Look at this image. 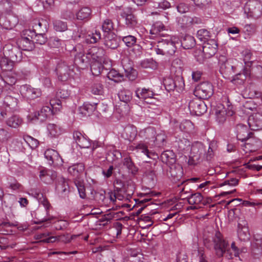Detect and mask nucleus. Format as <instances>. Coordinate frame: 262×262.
I'll return each mask as SVG.
<instances>
[{
  "label": "nucleus",
  "instance_id": "nucleus-1",
  "mask_svg": "<svg viewBox=\"0 0 262 262\" xmlns=\"http://www.w3.org/2000/svg\"><path fill=\"white\" fill-rule=\"evenodd\" d=\"M214 243V249L215 253L218 257H222L224 254L228 259H231L234 255L235 257L238 256L240 253H245L247 249L243 247L239 249L235 246L234 242L232 243L231 247L228 242L224 239L220 232H216L213 238Z\"/></svg>",
  "mask_w": 262,
  "mask_h": 262
},
{
  "label": "nucleus",
  "instance_id": "nucleus-2",
  "mask_svg": "<svg viewBox=\"0 0 262 262\" xmlns=\"http://www.w3.org/2000/svg\"><path fill=\"white\" fill-rule=\"evenodd\" d=\"M176 44H179L177 38L168 37L158 41L154 50L157 54L172 55L177 50Z\"/></svg>",
  "mask_w": 262,
  "mask_h": 262
},
{
  "label": "nucleus",
  "instance_id": "nucleus-3",
  "mask_svg": "<svg viewBox=\"0 0 262 262\" xmlns=\"http://www.w3.org/2000/svg\"><path fill=\"white\" fill-rule=\"evenodd\" d=\"M205 146L201 142H196L191 146L188 163L190 165H195L205 158Z\"/></svg>",
  "mask_w": 262,
  "mask_h": 262
},
{
  "label": "nucleus",
  "instance_id": "nucleus-4",
  "mask_svg": "<svg viewBox=\"0 0 262 262\" xmlns=\"http://www.w3.org/2000/svg\"><path fill=\"white\" fill-rule=\"evenodd\" d=\"M55 71L58 80L61 81H67L75 74L74 66H69L62 61L57 63Z\"/></svg>",
  "mask_w": 262,
  "mask_h": 262
},
{
  "label": "nucleus",
  "instance_id": "nucleus-5",
  "mask_svg": "<svg viewBox=\"0 0 262 262\" xmlns=\"http://www.w3.org/2000/svg\"><path fill=\"white\" fill-rule=\"evenodd\" d=\"M74 64L79 69H84L90 65L91 60L88 52L85 53L82 46L78 45L75 47Z\"/></svg>",
  "mask_w": 262,
  "mask_h": 262
},
{
  "label": "nucleus",
  "instance_id": "nucleus-6",
  "mask_svg": "<svg viewBox=\"0 0 262 262\" xmlns=\"http://www.w3.org/2000/svg\"><path fill=\"white\" fill-rule=\"evenodd\" d=\"M248 17L257 18L262 15V4L258 0H249L244 8Z\"/></svg>",
  "mask_w": 262,
  "mask_h": 262
},
{
  "label": "nucleus",
  "instance_id": "nucleus-7",
  "mask_svg": "<svg viewBox=\"0 0 262 262\" xmlns=\"http://www.w3.org/2000/svg\"><path fill=\"white\" fill-rule=\"evenodd\" d=\"M193 93L200 99H208L213 94V86L208 82H202L195 87Z\"/></svg>",
  "mask_w": 262,
  "mask_h": 262
},
{
  "label": "nucleus",
  "instance_id": "nucleus-8",
  "mask_svg": "<svg viewBox=\"0 0 262 262\" xmlns=\"http://www.w3.org/2000/svg\"><path fill=\"white\" fill-rule=\"evenodd\" d=\"M236 138L238 140L242 142L249 141L246 143V144H251L255 140L254 139L251 138L250 135H253L252 133L249 132L248 128L245 125L239 124L236 127Z\"/></svg>",
  "mask_w": 262,
  "mask_h": 262
},
{
  "label": "nucleus",
  "instance_id": "nucleus-9",
  "mask_svg": "<svg viewBox=\"0 0 262 262\" xmlns=\"http://www.w3.org/2000/svg\"><path fill=\"white\" fill-rule=\"evenodd\" d=\"M166 176L173 183L180 181L183 174L182 167L179 164H173L166 169Z\"/></svg>",
  "mask_w": 262,
  "mask_h": 262
},
{
  "label": "nucleus",
  "instance_id": "nucleus-10",
  "mask_svg": "<svg viewBox=\"0 0 262 262\" xmlns=\"http://www.w3.org/2000/svg\"><path fill=\"white\" fill-rule=\"evenodd\" d=\"M188 108L192 114L196 116H201L207 111L206 105L200 99H193L191 100L189 103Z\"/></svg>",
  "mask_w": 262,
  "mask_h": 262
},
{
  "label": "nucleus",
  "instance_id": "nucleus-11",
  "mask_svg": "<svg viewBox=\"0 0 262 262\" xmlns=\"http://www.w3.org/2000/svg\"><path fill=\"white\" fill-rule=\"evenodd\" d=\"M3 50L5 56H7V58L14 62L21 60L22 52L17 47L7 45L4 48Z\"/></svg>",
  "mask_w": 262,
  "mask_h": 262
},
{
  "label": "nucleus",
  "instance_id": "nucleus-12",
  "mask_svg": "<svg viewBox=\"0 0 262 262\" xmlns=\"http://www.w3.org/2000/svg\"><path fill=\"white\" fill-rule=\"evenodd\" d=\"M36 198L38 199V202L40 204H42L45 207V211L46 212V216L41 219H39L37 222H36V223L39 224L41 223H43L44 222H47L54 219V216H51L49 213V210L51 205L47 198L44 196L42 193H37Z\"/></svg>",
  "mask_w": 262,
  "mask_h": 262
},
{
  "label": "nucleus",
  "instance_id": "nucleus-13",
  "mask_svg": "<svg viewBox=\"0 0 262 262\" xmlns=\"http://www.w3.org/2000/svg\"><path fill=\"white\" fill-rule=\"evenodd\" d=\"M121 16L125 19V25L129 28H134L137 25L138 21L136 17L133 14L132 9L127 7L123 9L120 14Z\"/></svg>",
  "mask_w": 262,
  "mask_h": 262
},
{
  "label": "nucleus",
  "instance_id": "nucleus-14",
  "mask_svg": "<svg viewBox=\"0 0 262 262\" xmlns=\"http://www.w3.org/2000/svg\"><path fill=\"white\" fill-rule=\"evenodd\" d=\"M45 157L48 160L50 165L56 166L61 164L62 160L58 152L53 149H47L44 154Z\"/></svg>",
  "mask_w": 262,
  "mask_h": 262
},
{
  "label": "nucleus",
  "instance_id": "nucleus-15",
  "mask_svg": "<svg viewBox=\"0 0 262 262\" xmlns=\"http://www.w3.org/2000/svg\"><path fill=\"white\" fill-rule=\"evenodd\" d=\"M91 61H105V51L102 48L93 47L87 51Z\"/></svg>",
  "mask_w": 262,
  "mask_h": 262
},
{
  "label": "nucleus",
  "instance_id": "nucleus-16",
  "mask_svg": "<svg viewBox=\"0 0 262 262\" xmlns=\"http://www.w3.org/2000/svg\"><path fill=\"white\" fill-rule=\"evenodd\" d=\"M217 50V43L214 39L209 40L203 46V52L206 58H210L215 55Z\"/></svg>",
  "mask_w": 262,
  "mask_h": 262
},
{
  "label": "nucleus",
  "instance_id": "nucleus-17",
  "mask_svg": "<svg viewBox=\"0 0 262 262\" xmlns=\"http://www.w3.org/2000/svg\"><path fill=\"white\" fill-rule=\"evenodd\" d=\"M73 137L76 144L80 148H89L91 145L90 140L88 137L79 131H74Z\"/></svg>",
  "mask_w": 262,
  "mask_h": 262
},
{
  "label": "nucleus",
  "instance_id": "nucleus-18",
  "mask_svg": "<svg viewBox=\"0 0 262 262\" xmlns=\"http://www.w3.org/2000/svg\"><path fill=\"white\" fill-rule=\"evenodd\" d=\"M52 112V111L50 107L45 106L42 107L40 111L35 112L32 117L30 115L29 117L32 121L37 120L42 122L51 115Z\"/></svg>",
  "mask_w": 262,
  "mask_h": 262
},
{
  "label": "nucleus",
  "instance_id": "nucleus-19",
  "mask_svg": "<svg viewBox=\"0 0 262 262\" xmlns=\"http://www.w3.org/2000/svg\"><path fill=\"white\" fill-rule=\"evenodd\" d=\"M249 127L252 130H257L262 129V114L255 113L250 116L248 120Z\"/></svg>",
  "mask_w": 262,
  "mask_h": 262
},
{
  "label": "nucleus",
  "instance_id": "nucleus-20",
  "mask_svg": "<svg viewBox=\"0 0 262 262\" xmlns=\"http://www.w3.org/2000/svg\"><path fill=\"white\" fill-rule=\"evenodd\" d=\"M103 44L107 48L115 49L119 46L117 35L115 33L104 34Z\"/></svg>",
  "mask_w": 262,
  "mask_h": 262
},
{
  "label": "nucleus",
  "instance_id": "nucleus-21",
  "mask_svg": "<svg viewBox=\"0 0 262 262\" xmlns=\"http://www.w3.org/2000/svg\"><path fill=\"white\" fill-rule=\"evenodd\" d=\"M136 96L139 99L144 100L146 103L150 102L146 101L148 99H152L155 95L154 92L149 89L137 88L135 91Z\"/></svg>",
  "mask_w": 262,
  "mask_h": 262
},
{
  "label": "nucleus",
  "instance_id": "nucleus-22",
  "mask_svg": "<svg viewBox=\"0 0 262 262\" xmlns=\"http://www.w3.org/2000/svg\"><path fill=\"white\" fill-rule=\"evenodd\" d=\"M216 120L219 123H223L226 120V117L228 116L227 114V110L225 109V106L221 103L217 104L213 108Z\"/></svg>",
  "mask_w": 262,
  "mask_h": 262
},
{
  "label": "nucleus",
  "instance_id": "nucleus-23",
  "mask_svg": "<svg viewBox=\"0 0 262 262\" xmlns=\"http://www.w3.org/2000/svg\"><path fill=\"white\" fill-rule=\"evenodd\" d=\"M115 184L118 186L116 187L115 190H119L127 195V197H131L134 192V187L129 185H125L123 181L120 179H116L115 181Z\"/></svg>",
  "mask_w": 262,
  "mask_h": 262
},
{
  "label": "nucleus",
  "instance_id": "nucleus-24",
  "mask_svg": "<svg viewBox=\"0 0 262 262\" xmlns=\"http://www.w3.org/2000/svg\"><path fill=\"white\" fill-rule=\"evenodd\" d=\"M132 150H137L144 153L147 157L155 159L157 155L155 153L150 152L148 149V145L146 143L140 142L136 145H132L129 147Z\"/></svg>",
  "mask_w": 262,
  "mask_h": 262
},
{
  "label": "nucleus",
  "instance_id": "nucleus-25",
  "mask_svg": "<svg viewBox=\"0 0 262 262\" xmlns=\"http://www.w3.org/2000/svg\"><path fill=\"white\" fill-rule=\"evenodd\" d=\"M16 23V19L11 15L0 16V25L5 29H12Z\"/></svg>",
  "mask_w": 262,
  "mask_h": 262
},
{
  "label": "nucleus",
  "instance_id": "nucleus-26",
  "mask_svg": "<svg viewBox=\"0 0 262 262\" xmlns=\"http://www.w3.org/2000/svg\"><path fill=\"white\" fill-rule=\"evenodd\" d=\"M48 135L51 138H56L61 135L63 130L58 124L54 123H49L47 126Z\"/></svg>",
  "mask_w": 262,
  "mask_h": 262
},
{
  "label": "nucleus",
  "instance_id": "nucleus-27",
  "mask_svg": "<svg viewBox=\"0 0 262 262\" xmlns=\"http://www.w3.org/2000/svg\"><path fill=\"white\" fill-rule=\"evenodd\" d=\"M161 159L163 163L171 165L176 162V155L172 150H167L161 154Z\"/></svg>",
  "mask_w": 262,
  "mask_h": 262
},
{
  "label": "nucleus",
  "instance_id": "nucleus-28",
  "mask_svg": "<svg viewBox=\"0 0 262 262\" xmlns=\"http://www.w3.org/2000/svg\"><path fill=\"white\" fill-rule=\"evenodd\" d=\"M19 47L25 51H31L34 48V40L20 37L18 40Z\"/></svg>",
  "mask_w": 262,
  "mask_h": 262
},
{
  "label": "nucleus",
  "instance_id": "nucleus-29",
  "mask_svg": "<svg viewBox=\"0 0 262 262\" xmlns=\"http://www.w3.org/2000/svg\"><path fill=\"white\" fill-rule=\"evenodd\" d=\"M156 162L151 163L149 162H147L144 167L145 169L144 174L152 181H154L156 177Z\"/></svg>",
  "mask_w": 262,
  "mask_h": 262
},
{
  "label": "nucleus",
  "instance_id": "nucleus-30",
  "mask_svg": "<svg viewBox=\"0 0 262 262\" xmlns=\"http://www.w3.org/2000/svg\"><path fill=\"white\" fill-rule=\"evenodd\" d=\"M182 47L184 49H190L195 45V40L194 37L189 35H185L181 40Z\"/></svg>",
  "mask_w": 262,
  "mask_h": 262
},
{
  "label": "nucleus",
  "instance_id": "nucleus-31",
  "mask_svg": "<svg viewBox=\"0 0 262 262\" xmlns=\"http://www.w3.org/2000/svg\"><path fill=\"white\" fill-rule=\"evenodd\" d=\"M84 170V165L82 163H76L69 166L68 171L73 176H77Z\"/></svg>",
  "mask_w": 262,
  "mask_h": 262
},
{
  "label": "nucleus",
  "instance_id": "nucleus-32",
  "mask_svg": "<svg viewBox=\"0 0 262 262\" xmlns=\"http://www.w3.org/2000/svg\"><path fill=\"white\" fill-rule=\"evenodd\" d=\"M97 103L91 104L85 103L82 106L80 107L81 113L85 116H90L96 109ZM100 105V104H99Z\"/></svg>",
  "mask_w": 262,
  "mask_h": 262
},
{
  "label": "nucleus",
  "instance_id": "nucleus-33",
  "mask_svg": "<svg viewBox=\"0 0 262 262\" xmlns=\"http://www.w3.org/2000/svg\"><path fill=\"white\" fill-rule=\"evenodd\" d=\"M165 30V27L163 24L160 21H157L152 26L150 33L153 35L164 36V34L162 32Z\"/></svg>",
  "mask_w": 262,
  "mask_h": 262
},
{
  "label": "nucleus",
  "instance_id": "nucleus-34",
  "mask_svg": "<svg viewBox=\"0 0 262 262\" xmlns=\"http://www.w3.org/2000/svg\"><path fill=\"white\" fill-rule=\"evenodd\" d=\"M14 62L7 58L2 57L0 59V67L3 71H11L14 67Z\"/></svg>",
  "mask_w": 262,
  "mask_h": 262
},
{
  "label": "nucleus",
  "instance_id": "nucleus-35",
  "mask_svg": "<svg viewBox=\"0 0 262 262\" xmlns=\"http://www.w3.org/2000/svg\"><path fill=\"white\" fill-rule=\"evenodd\" d=\"M187 199L188 203L191 205H199L203 201V196L200 193L197 192L185 196Z\"/></svg>",
  "mask_w": 262,
  "mask_h": 262
},
{
  "label": "nucleus",
  "instance_id": "nucleus-36",
  "mask_svg": "<svg viewBox=\"0 0 262 262\" xmlns=\"http://www.w3.org/2000/svg\"><path fill=\"white\" fill-rule=\"evenodd\" d=\"M54 217V219L51 221H48L46 222V227H48V224L49 223L53 224V228L57 230H63L64 228H66L68 225V223L64 220H57Z\"/></svg>",
  "mask_w": 262,
  "mask_h": 262
},
{
  "label": "nucleus",
  "instance_id": "nucleus-37",
  "mask_svg": "<svg viewBox=\"0 0 262 262\" xmlns=\"http://www.w3.org/2000/svg\"><path fill=\"white\" fill-rule=\"evenodd\" d=\"M217 145L216 142L212 141L210 142L208 148V151H205V158L207 161H210L214 157V151L217 149ZM205 148H206L205 147ZM206 149H205L206 150Z\"/></svg>",
  "mask_w": 262,
  "mask_h": 262
},
{
  "label": "nucleus",
  "instance_id": "nucleus-38",
  "mask_svg": "<svg viewBox=\"0 0 262 262\" xmlns=\"http://www.w3.org/2000/svg\"><path fill=\"white\" fill-rule=\"evenodd\" d=\"M56 189L58 192L61 193H66L69 192V185L67 180L63 178L59 179Z\"/></svg>",
  "mask_w": 262,
  "mask_h": 262
},
{
  "label": "nucleus",
  "instance_id": "nucleus-39",
  "mask_svg": "<svg viewBox=\"0 0 262 262\" xmlns=\"http://www.w3.org/2000/svg\"><path fill=\"white\" fill-rule=\"evenodd\" d=\"M198 38L204 43L211 39L212 35L210 32L205 29H201L198 31L196 34Z\"/></svg>",
  "mask_w": 262,
  "mask_h": 262
},
{
  "label": "nucleus",
  "instance_id": "nucleus-40",
  "mask_svg": "<svg viewBox=\"0 0 262 262\" xmlns=\"http://www.w3.org/2000/svg\"><path fill=\"white\" fill-rule=\"evenodd\" d=\"M156 135V132L152 128H147L141 130L139 132V136L142 138H145L146 139L152 141Z\"/></svg>",
  "mask_w": 262,
  "mask_h": 262
},
{
  "label": "nucleus",
  "instance_id": "nucleus-41",
  "mask_svg": "<svg viewBox=\"0 0 262 262\" xmlns=\"http://www.w3.org/2000/svg\"><path fill=\"white\" fill-rule=\"evenodd\" d=\"M104 62V61H96L91 62L90 64L91 65V70L93 75L97 76L101 74L103 69L102 62Z\"/></svg>",
  "mask_w": 262,
  "mask_h": 262
},
{
  "label": "nucleus",
  "instance_id": "nucleus-42",
  "mask_svg": "<svg viewBox=\"0 0 262 262\" xmlns=\"http://www.w3.org/2000/svg\"><path fill=\"white\" fill-rule=\"evenodd\" d=\"M91 10L90 8L85 7L80 9L76 13V17L79 20H88L91 15Z\"/></svg>",
  "mask_w": 262,
  "mask_h": 262
},
{
  "label": "nucleus",
  "instance_id": "nucleus-43",
  "mask_svg": "<svg viewBox=\"0 0 262 262\" xmlns=\"http://www.w3.org/2000/svg\"><path fill=\"white\" fill-rule=\"evenodd\" d=\"M123 164L132 174H136L138 170V168L135 166L131 158L129 156H127L123 159Z\"/></svg>",
  "mask_w": 262,
  "mask_h": 262
},
{
  "label": "nucleus",
  "instance_id": "nucleus-44",
  "mask_svg": "<svg viewBox=\"0 0 262 262\" xmlns=\"http://www.w3.org/2000/svg\"><path fill=\"white\" fill-rule=\"evenodd\" d=\"M108 79L113 80L116 82H119L124 80V76L119 73L117 71L112 69L108 73L107 75Z\"/></svg>",
  "mask_w": 262,
  "mask_h": 262
},
{
  "label": "nucleus",
  "instance_id": "nucleus-45",
  "mask_svg": "<svg viewBox=\"0 0 262 262\" xmlns=\"http://www.w3.org/2000/svg\"><path fill=\"white\" fill-rule=\"evenodd\" d=\"M22 123L23 120L16 115L11 116L6 121V123L8 126L13 128L18 127Z\"/></svg>",
  "mask_w": 262,
  "mask_h": 262
},
{
  "label": "nucleus",
  "instance_id": "nucleus-46",
  "mask_svg": "<svg viewBox=\"0 0 262 262\" xmlns=\"http://www.w3.org/2000/svg\"><path fill=\"white\" fill-rule=\"evenodd\" d=\"M114 23L113 21L108 18L105 19L102 24V29L104 32V34L107 33H114Z\"/></svg>",
  "mask_w": 262,
  "mask_h": 262
},
{
  "label": "nucleus",
  "instance_id": "nucleus-47",
  "mask_svg": "<svg viewBox=\"0 0 262 262\" xmlns=\"http://www.w3.org/2000/svg\"><path fill=\"white\" fill-rule=\"evenodd\" d=\"M101 37L99 31L96 30L94 33L88 34L86 36L85 41L88 43H95L97 42Z\"/></svg>",
  "mask_w": 262,
  "mask_h": 262
},
{
  "label": "nucleus",
  "instance_id": "nucleus-48",
  "mask_svg": "<svg viewBox=\"0 0 262 262\" xmlns=\"http://www.w3.org/2000/svg\"><path fill=\"white\" fill-rule=\"evenodd\" d=\"M174 90L178 92H182L185 88L184 80L182 76H176L174 78Z\"/></svg>",
  "mask_w": 262,
  "mask_h": 262
},
{
  "label": "nucleus",
  "instance_id": "nucleus-49",
  "mask_svg": "<svg viewBox=\"0 0 262 262\" xmlns=\"http://www.w3.org/2000/svg\"><path fill=\"white\" fill-rule=\"evenodd\" d=\"M26 95L29 98L34 99L41 95V91L40 89L28 86L27 87Z\"/></svg>",
  "mask_w": 262,
  "mask_h": 262
},
{
  "label": "nucleus",
  "instance_id": "nucleus-50",
  "mask_svg": "<svg viewBox=\"0 0 262 262\" xmlns=\"http://www.w3.org/2000/svg\"><path fill=\"white\" fill-rule=\"evenodd\" d=\"M124 131L126 134L127 138L129 141H133L137 135V130L136 127L134 125L126 127Z\"/></svg>",
  "mask_w": 262,
  "mask_h": 262
},
{
  "label": "nucleus",
  "instance_id": "nucleus-51",
  "mask_svg": "<svg viewBox=\"0 0 262 262\" xmlns=\"http://www.w3.org/2000/svg\"><path fill=\"white\" fill-rule=\"evenodd\" d=\"M4 103L7 107L14 110L17 106V99L11 96H6L4 98Z\"/></svg>",
  "mask_w": 262,
  "mask_h": 262
},
{
  "label": "nucleus",
  "instance_id": "nucleus-52",
  "mask_svg": "<svg viewBox=\"0 0 262 262\" xmlns=\"http://www.w3.org/2000/svg\"><path fill=\"white\" fill-rule=\"evenodd\" d=\"M140 66L144 69H155L157 68V63L152 59H145L141 61Z\"/></svg>",
  "mask_w": 262,
  "mask_h": 262
},
{
  "label": "nucleus",
  "instance_id": "nucleus-53",
  "mask_svg": "<svg viewBox=\"0 0 262 262\" xmlns=\"http://www.w3.org/2000/svg\"><path fill=\"white\" fill-rule=\"evenodd\" d=\"M54 29L56 31L63 32L68 29L67 23L60 20H56L53 22Z\"/></svg>",
  "mask_w": 262,
  "mask_h": 262
},
{
  "label": "nucleus",
  "instance_id": "nucleus-54",
  "mask_svg": "<svg viewBox=\"0 0 262 262\" xmlns=\"http://www.w3.org/2000/svg\"><path fill=\"white\" fill-rule=\"evenodd\" d=\"M118 97L121 101L127 102L132 99V93L128 90H121L118 93Z\"/></svg>",
  "mask_w": 262,
  "mask_h": 262
},
{
  "label": "nucleus",
  "instance_id": "nucleus-55",
  "mask_svg": "<svg viewBox=\"0 0 262 262\" xmlns=\"http://www.w3.org/2000/svg\"><path fill=\"white\" fill-rule=\"evenodd\" d=\"M247 78V76L244 73H238L235 75L231 80V82L234 84L242 85L244 84Z\"/></svg>",
  "mask_w": 262,
  "mask_h": 262
},
{
  "label": "nucleus",
  "instance_id": "nucleus-56",
  "mask_svg": "<svg viewBox=\"0 0 262 262\" xmlns=\"http://www.w3.org/2000/svg\"><path fill=\"white\" fill-rule=\"evenodd\" d=\"M238 237L241 241H247L249 239L250 234L247 227H244L237 231Z\"/></svg>",
  "mask_w": 262,
  "mask_h": 262
},
{
  "label": "nucleus",
  "instance_id": "nucleus-57",
  "mask_svg": "<svg viewBox=\"0 0 262 262\" xmlns=\"http://www.w3.org/2000/svg\"><path fill=\"white\" fill-rule=\"evenodd\" d=\"M180 128L183 132L188 133L193 129V124L190 120H186L181 123Z\"/></svg>",
  "mask_w": 262,
  "mask_h": 262
},
{
  "label": "nucleus",
  "instance_id": "nucleus-58",
  "mask_svg": "<svg viewBox=\"0 0 262 262\" xmlns=\"http://www.w3.org/2000/svg\"><path fill=\"white\" fill-rule=\"evenodd\" d=\"M74 183L78 189L80 197L82 199H85L86 195L83 182L76 180Z\"/></svg>",
  "mask_w": 262,
  "mask_h": 262
},
{
  "label": "nucleus",
  "instance_id": "nucleus-59",
  "mask_svg": "<svg viewBox=\"0 0 262 262\" xmlns=\"http://www.w3.org/2000/svg\"><path fill=\"white\" fill-rule=\"evenodd\" d=\"M91 92L94 95H102L103 93V85L98 82H95L92 86Z\"/></svg>",
  "mask_w": 262,
  "mask_h": 262
},
{
  "label": "nucleus",
  "instance_id": "nucleus-60",
  "mask_svg": "<svg viewBox=\"0 0 262 262\" xmlns=\"http://www.w3.org/2000/svg\"><path fill=\"white\" fill-rule=\"evenodd\" d=\"M170 3L167 0H161L160 2H154L153 7L157 9L166 10L170 8Z\"/></svg>",
  "mask_w": 262,
  "mask_h": 262
},
{
  "label": "nucleus",
  "instance_id": "nucleus-61",
  "mask_svg": "<svg viewBox=\"0 0 262 262\" xmlns=\"http://www.w3.org/2000/svg\"><path fill=\"white\" fill-rule=\"evenodd\" d=\"M122 41L124 42L127 47L130 48L134 46L136 44L137 38L134 36L129 35L123 37Z\"/></svg>",
  "mask_w": 262,
  "mask_h": 262
},
{
  "label": "nucleus",
  "instance_id": "nucleus-62",
  "mask_svg": "<svg viewBox=\"0 0 262 262\" xmlns=\"http://www.w3.org/2000/svg\"><path fill=\"white\" fill-rule=\"evenodd\" d=\"M34 44L44 45L47 41V37L45 36V34L42 33H36L35 32L34 39Z\"/></svg>",
  "mask_w": 262,
  "mask_h": 262
},
{
  "label": "nucleus",
  "instance_id": "nucleus-63",
  "mask_svg": "<svg viewBox=\"0 0 262 262\" xmlns=\"http://www.w3.org/2000/svg\"><path fill=\"white\" fill-rule=\"evenodd\" d=\"M164 85L166 90L168 91L174 90V78H167L164 80Z\"/></svg>",
  "mask_w": 262,
  "mask_h": 262
},
{
  "label": "nucleus",
  "instance_id": "nucleus-64",
  "mask_svg": "<svg viewBox=\"0 0 262 262\" xmlns=\"http://www.w3.org/2000/svg\"><path fill=\"white\" fill-rule=\"evenodd\" d=\"M70 91H69L68 89H66L63 88L59 89L56 93V97L58 98L63 99L68 98L70 96Z\"/></svg>",
  "mask_w": 262,
  "mask_h": 262
}]
</instances>
